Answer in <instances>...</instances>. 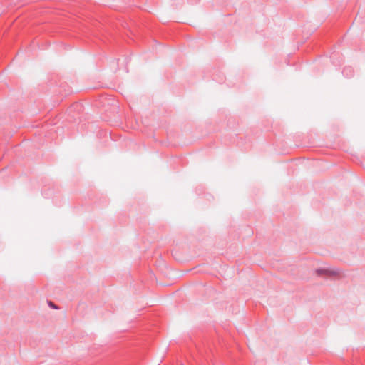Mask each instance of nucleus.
<instances>
[{"instance_id": "obj_2", "label": "nucleus", "mask_w": 365, "mask_h": 365, "mask_svg": "<svg viewBox=\"0 0 365 365\" xmlns=\"http://www.w3.org/2000/svg\"><path fill=\"white\" fill-rule=\"evenodd\" d=\"M342 73L346 77L351 78L354 75V70L351 67H345L344 68Z\"/></svg>"}, {"instance_id": "obj_3", "label": "nucleus", "mask_w": 365, "mask_h": 365, "mask_svg": "<svg viewBox=\"0 0 365 365\" xmlns=\"http://www.w3.org/2000/svg\"><path fill=\"white\" fill-rule=\"evenodd\" d=\"M48 306H49L51 308H52V309H59V307H58L57 305H56V304H55L53 302H51V301H48Z\"/></svg>"}, {"instance_id": "obj_1", "label": "nucleus", "mask_w": 365, "mask_h": 365, "mask_svg": "<svg viewBox=\"0 0 365 365\" xmlns=\"http://www.w3.org/2000/svg\"><path fill=\"white\" fill-rule=\"evenodd\" d=\"M317 274L319 276L321 275H328V276H336L340 274V271L339 269H318L316 270Z\"/></svg>"}]
</instances>
